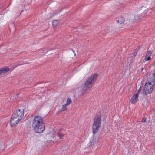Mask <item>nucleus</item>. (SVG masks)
<instances>
[{
  "instance_id": "9b49d317",
  "label": "nucleus",
  "mask_w": 155,
  "mask_h": 155,
  "mask_svg": "<svg viewBox=\"0 0 155 155\" xmlns=\"http://www.w3.org/2000/svg\"><path fill=\"white\" fill-rule=\"evenodd\" d=\"M95 134H94V135L93 134V139H92V140H91V144L92 145L96 143L98 141V138H95L94 139V138Z\"/></svg>"
},
{
  "instance_id": "aec40b11",
  "label": "nucleus",
  "mask_w": 155,
  "mask_h": 155,
  "mask_svg": "<svg viewBox=\"0 0 155 155\" xmlns=\"http://www.w3.org/2000/svg\"><path fill=\"white\" fill-rule=\"evenodd\" d=\"M62 110H60L59 111H58L57 113V115H58L59 114H61L62 112Z\"/></svg>"
},
{
  "instance_id": "f03ea898",
  "label": "nucleus",
  "mask_w": 155,
  "mask_h": 155,
  "mask_svg": "<svg viewBox=\"0 0 155 155\" xmlns=\"http://www.w3.org/2000/svg\"><path fill=\"white\" fill-rule=\"evenodd\" d=\"M97 73H94L91 75L90 77L87 79L83 87L82 91V94L85 92L87 89L91 87L94 82L97 80Z\"/></svg>"
},
{
  "instance_id": "9d476101",
  "label": "nucleus",
  "mask_w": 155,
  "mask_h": 155,
  "mask_svg": "<svg viewBox=\"0 0 155 155\" xmlns=\"http://www.w3.org/2000/svg\"><path fill=\"white\" fill-rule=\"evenodd\" d=\"M1 71H2V74H5L7 72H8L9 71V68L7 67H5L4 68H1Z\"/></svg>"
},
{
  "instance_id": "f257e3e1",
  "label": "nucleus",
  "mask_w": 155,
  "mask_h": 155,
  "mask_svg": "<svg viewBox=\"0 0 155 155\" xmlns=\"http://www.w3.org/2000/svg\"><path fill=\"white\" fill-rule=\"evenodd\" d=\"M43 118L39 116L35 117L32 126L35 131L37 133H41L45 130Z\"/></svg>"
},
{
  "instance_id": "0eeeda50",
  "label": "nucleus",
  "mask_w": 155,
  "mask_h": 155,
  "mask_svg": "<svg viewBox=\"0 0 155 155\" xmlns=\"http://www.w3.org/2000/svg\"><path fill=\"white\" fill-rule=\"evenodd\" d=\"M21 119L19 118H17L12 115L11 118L10 120V125L11 127H14L17 124Z\"/></svg>"
},
{
  "instance_id": "20e7f679",
  "label": "nucleus",
  "mask_w": 155,
  "mask_h": 155,
  "mask_svg": "<svg viewBox=\"0 0 155 155\" xmlns=\"http://www.w3.org/2000/svg\"><path fill=\"white\" fill-rule=\"evenodd\" d=\"M155 84V83L153 84L152 85L151 84L149 85L148 84H147L145 88V87L144 85L143 90V94L146 95L148 94L151 93L153 90V87Z\"/></svg>"
},
{
  "instance_id": "1a4fd4ad",
  "label": "nucleus",
  "mask_w": 155,
  "mask_h": 155,
  "mask_svg": "<svg viewBox=\"0 0 155 155\" xmlns=\"http://www.w3.org/2000/svg\"><path fill=\"white\" fill-rule=\"evenodd\" d=\"M117 22L119 24H122L125 21V18L123 17H119L116 18Z\"/></svg>"
},
{
  "instance_id": "4468645a",
  "label": "nucleus",
  "mask_w": 155,
  "mask_h": 155,
  "mask_svg": "<svg viewBox=\"0 0 155 155\" xmlns=\"http://www.w3.org/2000/svg\"><path fill=\"white\" fill-rule=\"evenodd\" d=\"M52 23L54 26H56L57 25L58 23L57 20H54L52 21Z\"/></svg>"
},
{
  "instance_id": "7ed1b4c3",
  "label": "nucleus",
  "mask_w": 155,
  "mask_h": 155,
  "mask_svg": "<svg viewBox=\"0 0 155 155\" xmlns=\"http://www.w3.org/2000/svg\"><path fill=\"white\" fill-rule=\"evenodd\" d=\"M101 118L100 114H97L95 116L92 126L93 132L94 135L98 131L101 126Z\"/></svg>"
},
{
  "instance_id": "f8f14e48",
  "label": "nucleus",
  "mask_w": 155,
  "mask_h": 155,
  "mask_svg": "<svg viewBox=\"0 0 155 155\" xmlns=\"http://www.w3.org/2000/svg\"><path fill=\"white\" fill-rule=\"evenodd\" d=\"M57 134L59 137L60 139L62 138V137L64 136V134H63L61 131L58 132Z\"/></svg>"
},
{
  "instance_id": "412c9836",
  "label": "nucleus",
  "mask_w": 155,
  "mask_h": 155,
  "mask_svg": "<svg viewBox=\"0 0 155 155\" xmlns=\"http://www.w3.org/2000/svg\"><path fill=\"white\" fill-rule=\"evenodd\" d=\"M137 54V52H134V53L133 55L134 56H135Z\"/></svg>"
},
{
  "instance_id": "b1692460",
  "label": "nucleus",
  "mask_w": 155,
  "mask_h": 155,
  "mask_svg": "<svg viewBox=\"0 0 155 155\" xmlns=\"http://www.w3.org/2000/svg\"><path fill=\"white\" fill-rule=\"evenodd\" d=\"M138 50H137V49H136L135 51V52H137H137L138 51Z\"/></svg>"
},
{
  "instance_id": "4be33fe9",
  "label": "nucleus",
  "mask_w": 155,
  "mask_h": 155,
  "mask_svg": "<svg viewBox=\"0 0 155 155\" xmlns=\"http://www.w3.org/2000/svg\"><path fill=\"white\" fill-rule=\"evenodd\" d=\"M140 47L139 46V47H137V48L136 49H137V50H139L140 49Z\"/></svg>"
},
{
  "instance_id": "2eb2a0df",
  "label": "nucleus",
  "mask_w": 155,
  "mask_h": 155,
  "mask_svg": "<svg viewBox=\"0 0 155 155\" xmlns=\"http://www.w3.org/2000/svg\"><path fill=\"white\" fill-rule=\"evenodd\" d=\"M152 52L151 51H148L147 53H146L145 57L150 56Z\"/></svg>"
},
{
  "instance_id": "ddd939ff",
  "label": "nucleus",
  "mask_w": 155,
  "mask_h": 155,
  "mask_svg": "<svg viewBox=\"0 0 155 155\" xmlns=\"http://www.w3.org/2000/svg\"><path fill=\"white\" fill-rule=\"evenodd\" d=\"M71 102L72 101L71 99L68 98L67 100L66 103V104H65L66 105H69L71 103Z\"/></svg>"
},
{
  "instance_id": "f3484780",
  "label": "nucleus",
  "mask_w": 155,
  "mask_h": 155,
  "mask_svg": "<svg viewBox=\"0 0 155 155\" xmlns=\"http://www.w3.org/2000/svg\"><path fill=\"white\" fill-rule=\"evenodd\" d=\"M144 59L148 61L151 60V58L150 56H148V57H145Z\"/></svg>"
},
{
  "instance_id": "5701e85b",
  "label": "nucleus",
  "mask_w": 155,
  "mask_h": 155,
  "mask_svg": "<svg viewBox=\"0 0 155 155\" xmlns=\"http://www.w3.org/2000/svg\"><path fill=\"white\" fill-rule=\"evenodd\" d=\"M137 18V16H135V18L136 20H138V18Z\"/></svg>"
},
{
  "instance_id": "dca6fc26",
  "label": "nucleus",
  "mask_w": 155,
  "mask_h": 155,
  "mask_svg": "<svg viewBox=\"0 0 155 155\" xmlns=\"http://www.w3.org/2000/svg\"><path fill=\"white\" fill-rule=\"evenodd\" d=\"M67 106V105H66V104L62 106V111H65L67 109L66 107V106Z\"/></svg>"
},
{
  "instance_id": "6e6552de",
  "label": "nucleus",
  "mask_w": 155,
  "mask_h": 155,
  "mask_svg": "<svg viewBox=\"0 0 155 155\" xmlns=\"http://www.w3.org/2000/svg\"><path fill=\"white\" fill-rule=\"evenodd\" d=\"M138 98V95L137 94L133 95L130 100V102L132 104H134L137 102Z\"/></svg>"
},
{
  "instance_id": "a878e982",
  "label": "nucleus",
  "mask_w": 155,
  "mask_h": 155,
  "mask_svg": "<svg viewBox=\"0 0 155 155\" xmlns=\"http://www.w3.org/2000/svg\"><path fill=\"white\" fill-rule=\"evenodd\" d=\"M2 74V71H1V69H0V75Z\"/></svg>"
},
{
  "instance_id": "a211bd4d",
  "label": "nucleus",
  "mask_w": 155,
  "mask_h": 155,
  "mask_svg": "<svg viewBox=\"0 0 155 155\" xmlns=\"http://www.w3.org/2000/svg\"><path fill=\"white\" fill-rule=\"evenodd\" d=\"M146 121V119L145 117H143L142 119V122L144 123Z\"/></svg>"
},
{
  "instance_id": "393cba45",
  "label": "nucleus",
  "mask_w": 155,
  "mask_h": 155,
  "mask_svg": "<svg viewBox=\"0 0 155 155\" xmlns=\"http://www.w3.org/2000/svg\"><path fill=\"white\" fill-rule=\"evenodd\" d=\"M19 95V94H16V97H15V98H16V97H17V98H18V95Z\"/></svg>"
},
{
  "instance_id": "423d86ee",
  "label": "nucleus",
  "mask_w": 155,
  "mask_h": 155,
  "mask_svg": "<svg viewBox=\"0 0 155 155\" xmlns=\"http://www.w3.org/2000/svg\"><path fill=\"white\" fill-rule=\"evenodd\" d=\"M155 74L154 73H152L150 74L147 78V82H146L145 85V88H146L147 84H148L149 85H151V83L153 84L155 83Z\"/></svg>"
},
{
  "instance_id": "6ab92c4d",
  "label": "nucleus",
  "mask_w": 155,
  "mask_h": 155,
  "mask_svg": "<svg viewBox=\"0 0 155 155\" xmlns=\"http://www.w3.org/2000/svg\"><path fill=\"white\" fill-rule=\"evenodd\" d=\"M141 90V87H140V88H139L138 90L137 91V93L136 94H137V95H138L140 91Z\"/></svg>"
},
{
  "instance_id": "bb28decb",
  "label": "nucleus",
  "mask_w": 155,
  "mask_h": 155,
  "mask_svg": "<svg viewBox=\"0 0 155 155\" xmlns=\"http://www.w3.org/2000/svg\"><path fill=\"white\" fill-rule=\"evenodd\" d=\"M144 68H141V70L142 71H143V69H144Z\"/></svg>"
},
{
  "instance_id": "39448f33",
  "label": "nucleus",
  "mask_w": 155,
  "mask_h": 155,
  "mask_svg": "<svg viewBox=\"0 0 155 155\" xmlns=\"http://www.w3.org/2000/svg\"><path fill=\"white\" fill-rule=\"evenodd\" d=\"M24 114V111L23 109H19L15 111L12 114L14 116L19 118L21 119L23 118Z\"/></svg>"
}]
</instances>
